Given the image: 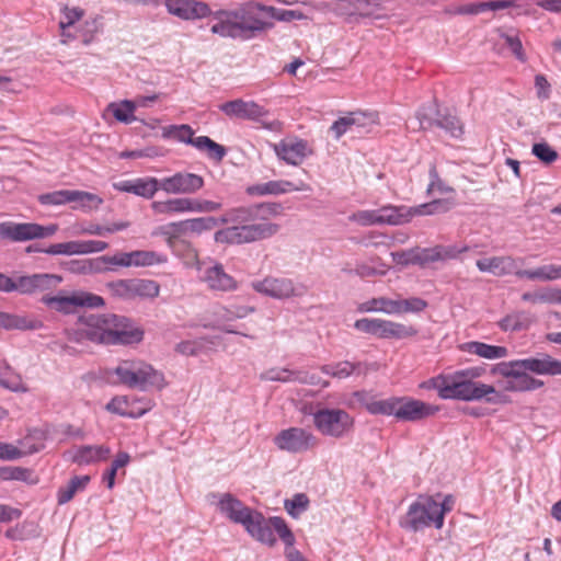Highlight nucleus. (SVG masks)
Instances as JSON below:
<instances>
[{
  "mask_svg": "<svg viewBox=\"0 0 561 561\" xmlns=\"http://www.w3.org/2000/svg\"><path fill=\"white\" fill-rule=\"evenodd\" d=\"M283 213L279 203H261L231 208L224 214L221 222L231 224L215 233L218 243L243 244L275 236L279 226L271 221Z\"/></svg>",
  "mask_w": 561,
  "mask_h": 561,
  "instance_id": "1",
  "label": "nucleus"
},
{
  "mask_svg": "<svg viewBox=\"0 0 561 561\" xmlns=\"http://www.w3.org/2000/svg\"><path fill=\"white\" fill-rule=\"evenodd\" d=\"M261 3L245 2L233 10L211 12L210 32L220 37L248 41L271 28L273 23L260 16Z\"/></svg>",
  "mask_w": 561,
  "mask_h": 561,
  "instance_id": "2",
  "label": "nucleus"
},
{
  "mask_svg": "<svg viewBox=\"0 0 561 561\" xmlns=\"http://www.w3.org/2000/svg\"><path fill=\"white\" fill-rule=\"evenodd\" d=\"M483 373L482 368L469 367L447 374H439L420 385L424 389L437 390L444 400L476 401L496 392L491 385L474 381Z\"/></svg>",
  "mask_w": 561,
  "mask_h": 561,
  "instance_id": "3",
  "label": "nucleus"
},
{
  "mask_svg": "<svg viewBox=\"0 0 561 561\" xmlns=\"http://www.w3.org/2000/svg\"><path fill=\"white\" fill-rule=\"evenodd\" d=\"M455 502L451 494H420L410 504L404 517L400 520V526L414 533L432 526L442 529L445 515L453 511Z\"/></svg>",
  "mask_w": 561,
  "mask_h": 561,
  "instance_id": "4",
  "label": "nucleus"
},
{
  "mask_svg": "<svg viewBox=\"0 0 561 561\" xmlns=\"http://www.w3.org/2000/svg\"><path fill=\"white\" fill-rule=\"evenodd\" d=\"M168 261L165 254L149 251L135 250L130 252H117L113 255H102L95 259L71 261L70 270L77 273H102L119 267H149L164 264Z\"/></svg>",
  "mask_w": 561,
  "mask_h": 561,
  "instance_id": "5",
  "label": "nucleus"
},
{
  "mask_svg": "<svg viewBox=\"0 0 561 561\" xmlns=\"http://www.w3.org/2000/svg\"><path fill=\"white\" fill-rule=\"evenodd\" d=\"M314 428L322 435L332 438H343L354 430L355 420L344 409L318 408L312 412Z\"/></svg>",
  "mask_w": 561,
  "mask_h": 561,
  "instance_id": "6",
  "label": "nucleus"
},
{
  "mask_svg": "<svg viewBox=\"0 0 561 561\" xmlns=\"http://www.w3.org/2000/svg\"><path fill=\"white\" fill-rule=\"evenodd\" d=\"M244 528L253 538L268 546L276 542L274 533L288 546L295 541L293 533L282 517L265 519L261 513L255 512Z\"/></svg>",
  "mask_w": 561,
  "mask_h": 561,
  "instance_id": "7",
  "label": "nucleus"
},
{
  "mask_svg": "<svg viewBox=\"0 0 561 561\" xmlns=\"http://www.w3.org/2000/svg\"><path fill=\"white\" fill-rule=\"evenodd\" d=\"M187 249V264L194 262L199 272V279L211 291H233L238 288V282L228 273H226L222 264L211 263L206 264L197 260V252L190 245L185 244Z\"/></svg>",
  "mask_w": 561,
  "mask_h": 561,
  "instance_id": "8",
  "label": "nucleus"
},
{
  "mask_svg": "<svg viewBox=\"0 0 561 561\" xmlns=\"http://www.w3.org/2000/svg\"><path fill=\"white\" fill-rule=\"evenodd\" d=\"M121 383L130 388L159 386L163 381L161 373L144 362L125 360L114 370Z\"/></svg>",
  "mask_w": 561,
  "mask_h": 561,
  "instance_id": "9",
  "label": "nucleus"
},
{
  "mask_svg": "<svg viewBox=\"0 0 561 561\" xmlns=\"http://www.w3.org/2000/svg\"><path fill=\"white\" fill-rule=\"evenodd\" d=\"M220 111L230 118L248 119L261 123L262 127L268 130H280L282 123L279 121L266 122L264 118L267 116L268 111L254 101H244L236 99L222 103L219 106Z\"/></svg>",
  "mask_w": 561,
  "mask_h": 561,
  "instance_id": "10",
  "label": "nucleus"
},
{
  "mask_svg": "<svg viewBox=\"0 0 561 561\" xmlns=\"http://www.w3.org/2000/svg\"><path fill=\"white\" fill-rule=\"evenodd\" d=\"M42 302L64 314L73 313L81 307L98 308L104 305L101 296L82 290L72 291L69 295H62L61 293L56 296L45 295L42 297Z\"/></svg>",
  "mask_w": 561,
  "mask_h": 561,
  "instance_id": "11",
  "label": "nucleus"
},
{
  "mask_svg": "<svg viewBox=\"0 0 561 561\" xmlns=\"http://www.w3.org/2000/svg\"><path fill=\"white\" fill-rule=\"evenodd\" d=\"M58 230L56 224L42 226L35 222L16 224L12 221L0 222V239L13 242H23L54 236Z\"/></svg>",
  "mask_w": 561,
  "mask_h": 561,
  "instance_id": "12",
  "label": "nucleus"
},
{
  "mask_svg": "<svg viewBox=\"0 0 561 561\" xmlns=\"http://www.w3.org/2000/svg\"><path fill=\"white\" fill-rule=\"evenodd\" d=\"M274 444L280 450L300 454L316 448L319 445V439L305 428L289 427L280 431L274 437Z\"/></svg>",
  "mask_w": 561,
  "mask_h": 561,
  "instance_id": "13",
  "label": "nucleus"
},
{
  "mask_svg": "<svg viewBox=\"0 0 561 561\" xmlns=\"http://www.w3.org/2000/svg\"><path fill=\"white\" fill-rule=\"evenodd\" d=\"M252 288L256 293L279 300L299 297L306 293L305 286L297 285L289 278L273 276L253 282Z\"/></svg>",
  "mask_w": 561,
  "mask_h": 561,
  "instance_id": "14",
  "label": "nucleus"
},
{
  "mask_svg": "<svg viewBox=\"0 0 561 561\" xmlns=\"http://www.w3.org/2000/svg\"><path fill=\"white\" fill-rule=\"evenodd\" d=\"M271 146L276 157L290 165H299L307 157L313 154L312 146L296 136L285 137Z\"/></svg>",
  "mask_w": 561,
  "mask_h": 561,
  "instance_id": "15",
  "label": "nucleus"
},
{
  "mask_svg": "<svg viewBox=\"0 0 561 561\" xmlns=\"http://www.w3.org/2000/svg\"><path fill=\"white\" fill-rule=\"evenodd\" d=\"M438 411V405L412 397H398L396 419L404 422H417L434 416Z\"/></svg>",
  "mask_w": 561,
  "mask_h": 561,
  "instance_id": "16",
  "label": "nucleus"
},
{
  "mask_svg": "<svg viewBox=\"0 0 561 561\" xmlns=\"http://www.w3.org/2000/svg\"><path fill=\"white\" fill-rule=\"evenodd\" d=\"M98 337L103 340L104 344H134L144 339V331L130 324L125 318L113 314L108 333Z\"/></svg>",
  "mask_w": 561,
  "mask_h": 561,
  "instance_id": "17",
  "label": "nucleus"
},
{
  "mask_svg": "<svg viewBox=\"0 0 561 561\" xmlns=\"http://www.w3.org/2000/svg\"><path fill=\"white\" fill-rule=\"evenodd\" d=\"M204 186V179L195 173L176 172L160 180V190L167 194H194Z\"/></svg>",
  "mask_w": 561,
  "mask_h": 561,
  "instance_id": "18",
  "label": "nucleus"
},
{
  "mask_svg": "<svg viewBox=\"0 0 561 561\" xmlns=\"http://www.w3.org/2000/svg\"><path fill=\"white\" fill-rule=\"evenodd\" d=\"M311 187L304 181L291 182L287 180H272L265 183L249 185L245 190L250 196L284 195L291 192L310 191Z\"/></svg>",
  "mask_w": 561,
  "mask_h": 561,
  "instance_id": "19",
  "label": "nucleus"
},
{
  "mask_svg": "<svg viewBox=\"0 0 561 561\" xmlns=\"http://www.w3.org/2000/svg\"><path fill=\"white\" fill-rule=\"evenodd\" d=\"M168 12L182 20H196L209 16L211 10L206 2L198 0H164Z\"/></svg>",
  "mask_w": 561,
  "mask_h": 561,
  "instance_id": "20",
  "label": "nucleus"
},
{
  "mask_svg": "<svg viewBox=\"0 0 561 561\" xmlns=\"http://www.w3.org/2000/svg\"><path fill=\"white\" fill-rule=\"evenodd\" d=\"M524 263L522 257H513L511 255L491 256L477 261L476 265L480 272L491 273L494 276L502 277L510 274H515L519 264Z\"/></svg>",
  "mask_w": 561,
  "mask_h": 561,
  "instance_id": "21",
  "label": "nucleus"
},
{
  "mask_svg": "<svg viewBox=\"0 0 561 561\" xmlns=\"http://www.w3.org/2000/svg\"><path fill=\"white\" fill-rule=\"evenodd\" d=\"M61 280L62 278L60 276L46 273L19 276L14 278V291H19L21 294L44 291L57 286Z\"/></svg>",
  "mask_w": 561,
  "mask_h": 561,
  "instance_id": "22",
  "label": "nucleus"
},
{
  "mask_svg": "<svg viewBox=\"0 0 561 561\" xmlns=\"http://www.w3.org/2000/svg\"><path fill=\"white\" fill-rule=\"evenodd\" d=\"M108 244L101 240H78L51 244L45 250L47 254H89L98 253L107 249Z\"/></svg>",
  "mask_w": 561,
  "mask_h": 561,
  "instance_id": "23",
  "label": "nucleus"
},
{
  "mask_svg": "<svg viewBox=\"0 0 561 561\" xmlns=\"http://www.w3.org/2000/svg\"><path fill=\"white\" fill-rule=\"evenodd\" d=\"M68 454L73 463L89 466L107 460L111 449L106 445H80L73 447Z\"/></svg>",
  "mask_w": 561,
  "mask_h": 561,
  "instance_id": "24",
  "label": "nucleus"
},
{
  "mask_svg": "<svg viewBox=\"0 0 561 561\" xmlns=\"http://www.w3.org/2000/svg\"><path fill=\"white\" fill-rule=\"evenodd\" d=\"M219 510L230 520L241 524L243 527L250 522L256 511L245 506L241 501L229 493L221 496L218 503Z\"/></svg>",
  "mask_w": 561,
  "mask_h": 561,
  "instance_id": "25",
  "label": "nucleus"
},
{
  "mask_svg": "<svg viewBox=\"0 0 561 561\" xmlns=\"http://www.w3.org/2000/svg\"><path fill=\"white\" fill-rule=\"evenodd\" d=\"M113 187L116 191L131 193L149 199L160 190V180L157 178H138L116 182L113 184Z\"/></svg>",
  "mask_w": 561,
  "mask_h": 561,
  "instance_id": "26",
  "label": "nucleus"
},
{
  "mask_svg": "<svg viewBox=\"0 0 561 561\" xmlns=\"http://www.w3.org/2000/svg\"><path fill=\"white\" fill-rule=\"evenodd\" d=\"M377 115L365 112H350L345 116L336 119L330 127L336 139H340L345 133L351 130L353 126L366 127L367 125L376 124Z\"/></svg>",
  "mask_w": 561,
  "mask_h": 561,
  "instance_id": "27",
  "label": "nucleus"
},
{
  "mask_svg": "<svg viewBox=\"0 0 561 561\" xmlns=\"http://www.w3.org/2000/svg\"><path fill=\"white\" fill-rule=\"evenodd\" d=\"M79 330L83 337L104 344V341L98 336L105 335L110 331L111 316L90 314L79 319Z\"/></svg>",
  "mask_w": 561,
  "mask_h": 561,
  "instance_id": "28",
  "label": "nucleus"
},
{
  "mask_svg": "<svg viewBox=\"0 0 561 561\" xmlns=\"http://www.w3.org/2000/svg\"><path fill=\"white\" fill-rule=\"evenodd\" d=\"M519 369L537 375H561V360L543 354L540 357L518 359Z\"/></svg>",
  "mask_w": 561,
  "mask_h": 561,
  "instance_id": "29",
  "label": "nucleus"
},
{
  "mask_svg": "<svg viewBox=\"0 0 561 561\" xmlns=\"http://www.w3.org/2000/svg\"><path fill=\"white\" fill-rule=\"evenodd\" d=\"M393 262L400 265L421 264L435 262L443 259L437 249H410L404 251L391 252Z\"/></svg>",
  "mask_w": 561,
  "mask_h": 561,
  "instance_id": "30",
  "label": "nucleus"
},
{
  "mask_svg": "<svg viewBox=\"0 0 561 561\" xmlns=\"http://www.w3.org/2000/svg\"><path fill=\"white\" fill-rule=\"evenodd\" d=\"M417 334V329L412 324L394 322L391 320H378L376 336L378 339L403 340L413 337Z\"/></svg>",
  "mask_w": 561,
  "mask_h": 561,
  "instance_id": "31",
  "label": "nucleus"
},
{
  "mask_svg": "<svg viewBox=\"0 0 561 561\" xmlns=\"http://www.w3.org/2000/svg\"><path fill=\"white\" fill-rule=\"evenodd\" d=\"M460 350L485 359H500L508 355L505 346L490 345L483 342L471 341L460 345Z\"/></svg>",
  "mask_w": 561,
  "mask_h": 561,
  "instance_id": "32",
  "label": "nucleus"
},
{
  "mask_svg": "<svg viewBox=\"0 0 561 561\" xmlns=\"http://www.w3.org/2000/svg\"><path fill=\"white\" fill-rule=\"evenodd\" d=\"M43 327L44 323L37 318L0 311V328L5 330H39Z\"/></svg>",
  "mask_w": 561,
  "mask_h": 561,
  "instance_id": "33",
  "label": "nucleus"
},
{
  "mask_svg": "<svg viewBox=\"0 0 561 561\" xmlns=\"http://www.w3.org/2000/svg\"><path fill=\"white\" fill-rule=\"evenodd\" d=\"M515 275L518 278H526L528 280L553 282L561 279V265H541L533 270L516 271Z\"/></svg>",
  "mask_w": 561,
  "mask_h": 561,
  "instance_id": "34",
  "label": "nucleus"
},
{
  "mask_svg": "<svg viewBox=\"0 0 561 561\" xmlns=\"http://www.w3.org/2000/svg\"><path fill=\"white\" fill-rule=\"evenodd\" d=\"M191 198L175 197L165 201H154L150 207L154 215L171 216L175 214L190 213Z\"/></svg>",
  "mask_w": 561,
  "mask_h": 561,
  "instance_id": "35",
  "label": "nucleus"
},
{
  "mask_svg": "<svg viewBox=\"0 0 561 561\" xmlns=\"http://www.w3.org/2000/svg\"><path fill=\"white\" fill-rule=\"evenodd\" d=\"M62 18L59 21L61 43L68 44L75 36L68 32V28L73 26L84 16V10L79 7L64 5L61 9Z\"/></svg>",
  "mask_w": 561,
  "mask_h": 561,
  "instance_id": "36",
  "label": "nucleus"
},
{
  "mask_svg": "<svg viewBox=\"0 0 561 561\" xmlns=\"http://www.w3.org/2000/svg\"><path fill=\"white\" fill-rule=\"evenodd\" d=\"M522 299L530 304L561 305V288L542 287L535 291L524 293Z\"/></svg>",
  "mask_w": 561,
  "mask_h": 561,
  "instance_id": "37",
  "label": "nucleus"
},
{
  "mask_svg": "<svg viewBox=\"0 0 561 561\" xmlns=\"http://www.w3.org/2000/svg\"><path fill=\"white\" fill-rule=\"evenodd\" d=\"M69 203H76L72 207L73 209L90 211L98 209L103 204V199L99 195L90 192L70 190Z\"/></svg>",
  "mask_w": 561,
  "mask_h": 561,
  "instance_id": "38",
  "label": "nucleus"
},
{
  "mask_svg": "<svg viewBox=\"0 0 561 561\" xmlns=\"http://www.w3.org/2000/svg\"><path fill=\"white\" fill-rule=\"evenodd\" d=\"M359 312H383L387 314H397L398 299H390L388 297L371 298L357 308Z\"/></svg>",
  "mask_w": 561,
  "mask_h": 561,
  "instance_id": "39",
  "label": "nucleus"
},
{
  "mask_svg": "<svg viewBox=\"0 0 561 561\" xmlns=\"http://www.w3.org/2000/svg\"><path fill=\"white\" fill-rule=\"evenodd\" d=\"M534 322L530 314L525 311H516L505 316L500 320L499 327L501 330L507 331H523L527 330Z\"/></svg>",
  "mask_w": 561,
  "mask_h": 561,
  "instance_id": "40",
  "label": "nucleus"
},
{
  "mask_svg": "<svg viewBox=\"0 0 561 561\" xmlns=\"http://www.w3.org/2000/svg\"><path fill=\"white\" fill-rule=\"evenodd\" d=\"M89 482V476H76L71 478L65 486L59 488L57 492L58 504L62 505L71 501L76 493L85 489Z\"/></svg>",
  "mask_w": 561,
  "mask_h": 561,
  "instance_id": "41",
  "label": "nucleus"
},
{
  "mask_svg": "<svg viewBox=\"0 0 561 561\" xmlns=\"http://www.w3.org/2000/svg\"><path fill=\"white\" fill-rule=\"evenodd\" d=\"M194 147L207 154L209 159L220 162L227 153L222 145L217 144L207 136H198L194 141Z\"/></svg>",
  "mask_w": 561,
  "mask_h": 561,
  "instance_id": "42",
  "label": "nucleus"
},
{
  "mask_svg": "<svg viewBox=\"0 0 561 561\" xmlns=\"http://www.w3.org/2000/svg\"><path fill=\"white\" fill-rule=\"evenodd\" d=\"M107 110L121 123L130 124L136 121V103L134 101L113 102L108 105Z\"/></svg>",
  "mask_w": 561,
  "mask_h": 561,
  "instance_id": "43",
  "label": "nucleus"
},
{
  "mask_svg": "<svg viewBox=\"0 0 561 561\" xmlns=\"http://www.w3.org/2000/svg\"><path fill=\"white\" fill-rule=\"evenodd\" d=\"M0 386L14 392H27L28 388L22 376L15 373L10 365L5 364L0 373Z\"/></svg>",
  "mask_w": 561,
  "mask_h": 561,
  "instance_id": "44",
  "label": "nucleus"
},
{
  "mask_svg": "<svg viewBox=\"0 0 561 561\" xmlns=\"http://www.w3.org/2000/svg\"><path fill=\"white\" fill-rule=\"evenodd\" d=\"M133 299H153L160 294V286L152 279H133Z\"/></svg>",
  "mask_w": 561,
  "mask_h": 561,
  "instance_id": "45",
  "label": "nucleus"
},
{
  "mask_svg": "<svg viewBox=\"0 0 561 561\" xmlns=\"http://www.w3.org/2000/svg\"><path fill=\"white\" fill-rule=\"evenodd\" d=\"M162 136L164 138H173L180 142L192 145L193 147L194 141L196 140L193 128L187 124L167 126L163 128Z\"/></svg>",
  "mask_w": 561,
  "mask_h": 561,
  "instance_id": "46",
  "label": "nucleus"
},
{
  "mask_svg": "<svg viewBox=\"0 0 561 561\" xmlns=\"http://www.w3.org/2000/svg\"><path fill=\"white\" fill-rule=\"evenodd\" d=\"M362 364L360 363H351V362H340L335 365H324L321 367L322 373L325 375L335 377V378H346L351 376L354 371L360 370Z\"/></svg>",
  "mask_w": 561,
  "mask_h": 561,
  "instance_id": "47",
  "label": "nucleus"
},
{
  "mask_svg": "<svg viewBox=\"0 0 561 561\" xmlns=\"http://www.w3.org/2000/svg\"><path fill=\"white\" fill-rule=\"evenodd\" d=\"M397 399L398 397H391L383 400H374L367 402L365 408L370 414H381L396 417Z\"/></svg>",
  "mask_w": 561,
  "mask_h": 561,
  "instance_id": "48",
  "label": "nucleus"
},
{
  "mask_svg": "<svg viewBox=\"0 0 561 561\" xmlns=\"http://www.w3.org/2000/svg\"><path fill=\"white\" fill-rule=\"evenodd\" d=\"M102 30V18L95 16L85 20L79 27V36L84 45L91 44L95 35Z\"/></svg>",
  "mask_w": 561,
  "mask_h": 561,
  "instance_id": "49",
  "label": "nucleus"
},
{
  "mask_svg": "<svg viewBox=\"0 0 561 561\" xmlns=\"http://www.w3.org/2000/svg\"><path fill=\"white\" fill-rule=\"evenodd\" d=\"M105 409L114 414L126 416V417H138L141 416L145 411L134 412L129 408L128 400L126 397H115L105 407Z\"/></svg>",
  "mask_w": 561,
  "mask_h": 561,
  "instance_id": "50",
  "label": "nucleus"
},
{
  "mask_svg": "<svg viewBox=\"0 0 561 561\" xmlns=\"http://www.w3.org/2000/svg\"><path fill=\"white\" fill-rule=\"evenodd\" d=\"M380 225H401L407 221L400 207L387 205L377 209Z\"/></svg>",
  "mask_w": 561,
  "mask_h": 561,
  "instance_id": "51",
  "label": "nucleus"
},
{
  "mask_svg": "<svg viewBox=\"0 0 561 561\" xmlns=\"http://www.w3.org/2000/svg\"><path fill=\"white\" fill-rule=\"evenodd\" d=\"M515 382L518 387V392H527L540 389L543 387L545 382L540 379H537L529 374L525 373L522 369H518L514 375Z\"/></svg>",
  "mask_w": 561,
  "mask_h": 561,
  "instance_id": "52",
  "label": "nucleus"
},
{
  "mask_svg": "<svg viewBox=\"0 0 561 561\" xmlns=\"http://www.w3.org/2000/svg\"><path fill=\"white\" fill-rule=\"evenodd\" d=\"M133 279H117L106 284V288L113 297L133 299Z\"/></svg>",
  "mask_w": 561,
  "mask_h": 561,
  "instance_id": "53",
  "label": "nucleus"
},
{
  "mask_svg": "<svg viewBox=\"0 0 561 561\" xmlns=\"http://www.w3.org/2000/svg\"><path fill=\"white\" fill-rule=\"evenodd\" d=\"M428 304L426 300L420 297H410L405 299H398V312L402 313H419L427 308Z\"/></svg>",
  "mask_w": 561,
  "mask_h": 561,
  "instance_id": "54",
  "label": "nucleus"
},
{
  "mask_svg": "<svg viewBox=\"0 0 561 561\" xmlns=\"http://www.w3.org/2000/svg\"><path fill=\"white\" fill-rule=\"evenodd\" d=\"M168 227L173 229L176 233H181L187 230L201 232L209 228L207 220L204 218H194L179 222H172Z\"/></svg>",
  "mask_w": 561,
  "mask_h": 561,
  "instance_id": "55",
  "label": "nucleus"
},
{
  "mask_svg": "<svg viewBox=\"0 0 561 561\" xmlns=\"http://www.w3.org/2000/svg\"><path fill=\"white\" fill-rule=\"evenodd\" d=\"M285 508L293 517H298L309 506V499L305 493H297L290 500H286Z\"/></svg>",
  "mask_w": 561,
  "mask_h": 561,
  "instance_id": "56",
  "label": "nucleus"
},
{
  "mask_svg": "<svg viewBox=\"0 0 561 561\" xmlns=\"http://www.w3.org/2000/svg\"><path fill=\"white\" fill-rule=\"evenodd\" d=\"M260 12H266L272 18L278 20V21H293V20H301L304 19V14L296 10H277L274 7H267L261 4Z\"/></svg>",
  "mask_w": 561,
  "mask_h": 561,
  "instance_id": "57",
  "label": "nucleus"
},
{
  "mask_svg": "<svg viewBox=\"0 0 561 561\" xmlns=\"http://www.w3.org/2000/svg\"><path fill=\"white\" fill-rule=\"evenodd\" d=\"M70 190H60L50 193L41 194L38 202L42 205L60 206L69 203Z\"/></svg>",
  "mask_w": 561,
  "mask_h": 561,
  "instance_id": "58",
  "label": "nucleus"
},
{
  "mask_svg": "<svg viewBox=\"0 0 561 561\" xmlns=\"http://www.w3.org/2000/svg\"><path fill=\"white\" fill-rule=\"evenodd\" d=\"M437 125L455 138L463 134V126L456 116L446 115L437 122Z\"/></svg>",
  "mask_w": 561,
  "mask_h": 561,
  "instance_id": "59",
  "label": "nucleus"
},
{
  "mask_svg": "<svg viewBox=\"0 0 561 561\" xmlns=\"http://www.w3.org/2000/svg\"><path fill=\"white\" fill-rule=\"evenodd\" d=\"M350 220L360 226L380 225L377 209L358 210L350 216Z\"/></svg>",
  "mask_w": 561,
  "mask_h": 561,
  "instance_id": "60",
  "label": "nucleus"
},
{
  "mask_svg": "<svg viewBox=\"0 0 561 561\" xmlns=\"http://www.w3.org/2000/svg\"><path fill=\"white\" fill-rule=\"evenodd\" d=\"M35 451L37 449L24 451L13 444L0 442V459L2 460H15Z\"/></svg>",
  "mask_w": 561,
  "mask_h": 561,
  "instance_id": "61",
  "label": "nucleus"
},
{
  "mask_svg": "<svg viewBox=\"0 0 561 561\" xmlns=\"http://www.w3.org/2000/svg\"><path fill=\"white\" fill-rule=\"evenodd\" d=\"M533 153L545 163H552L558 159V152L547 142L535 144Z\"/></svg>",
  "mask_w": 561,
  "mask_h": 561,
  "instance_id": "62",
  "label": "nucleus"
},
{
  "mask_svg": "<svg viewBox=\"0 0 561 561\" xmlns=\"http://www.w3.org/2000/svg\"><path fill=\"white\" fill-rule=\"evenodd\" d=\"M263 378L271 381H295L296 373L288 369L272 368L264 373Z\"/></svg>",
  "mask_w": 561,
  "mask_h": 561,
  "instance_id": "63",
  "label": "nucleus"
},
{
  "mask_svg": "<svg viewBox=\"0 0 561 561\" xmlns=\"http://www.w3.org/2000/svg\"><path fill=\"white\" fill-rule=\"evenodd\" d=\"M30 476V470L21 467H2L0 468V479L2 480H20L24 481Z\"/></svg>",
  "mask_w": 561,
  "mask_h": 561,
  "instance_id": "64",
  "label": "nucleus"
}]
</instances>
